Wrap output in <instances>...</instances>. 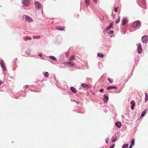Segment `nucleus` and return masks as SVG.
Returning a JSON list of instances; mask_svg holds the SVG:
<instances>
[{
    "instance_id": "27",
    "label": "nucleus",
    "mask_w": 148,
    "mask_h": 148,
    "mask_svg": "<svg viewBox=\"0 0 148 148\" xmlns=\"http://www.w3.org/2000/svg\"><path fill=\"white\" fill-rule=\"evenodd\" d=\"M49 57L53 60H56V58H55V57L54 56H49Z\"/></svg>"
},
{
    "instance_id": "42",
    "label": "nucleus",
    "mask_w": 148,
    "mask_h": 148,
    "mask_svg": "<svg viewBox=\"0 0 148 148\" xmlns=\"http://www.w3.org/2000/svg\"><path fill=\"white\" fill-rule=\"evenodd\" d=\"M77 103H79V102H77Z\"/></svg>"
},
{
    "instance_id": "33",
    "label": "nucleus",
    "mask_w": 148,
    "mask_h": 148,
    "mask_svg": "<svg viewBox=\"0 0 148 148\" xmlns=\"http://www.w3.org/2000/svg\"><path fill=\"white\" fill-rule=\"evenodd\" d=\"M109 140V138H107L106 139V143H108Z\"/></svg>"
},
{
    "instance_id": "30",
    "label": "nucleus",
    "mask_w": 148,
    "mask_h": 148,
    "mask_svg": "<svg viewBox=\"0 0 148 148\" xmlns=\"http://www.w3.org/2000/svg\"><path fill=\"white\" fill-rule=\"evenodd\" d=\"M120 17H119V18H118V19L116 21V24H118V23H119V22L120 21Z\"/></svg>"
},
{
    "instance_id": "39",
    "label": "nucleus",
    "mask_w": 148,
    "mask_h": 148,
    "mask_svg": "<svg viewBox=\"0 0 148 148\" xmlns=\"http://www.w3.org/2000/svg\"><path fill=\"white\" fill-rule=\"evenodd\" d=\"M38 55L40 57H41L42 56V54L41 53H40L38 54Z\"/></svg>"
},
{
    "instance_id": "36",
    "label": "nucleus",
    "mask_w": 148,
    "mask_h": 148,
    "mask_svg": "<svg viewBox=\"0 0 148 148\" xmlns=\"http://www.w3.org/2000/svg\"><path fill=\"white\" fill-rule=\"evenodd\" d=\"M104 91V90L103 89H100L99 90V92H103Z\"/></svg>"
},
{
    "instance_id": "10",
    "label": "nucleus",
    "mask_w": 148,
    "mask_h": 148,
    "mask_svg": "<svg viewBox=\"0 0 148 148\" xmlns=\"http://www.w3.org/2000/svg\"><path fill=\"white\" fill-rule=\"evenodd\" d=\"M115 125L118 128H120L121 127V124L120 122L117 121L116 122Z\"/></svg>"
},
{
    "instance_id": "8",
    "label": "nucleus",
    "mask_w": 148,
    "mask_h": 148,
    "mask_svg": "<svg viewBox=\"0 0 148 148\" xmlns=\"http://www.w3.org/2000/svg\"><path fill=\"white\" fill-rule=\"evenodd\" d=\"M29 0H23V3L25 6H27L29 4Z\"/></svg>"
},
{
    "instance_id": "16",
    "label": "nucleus",
    "mask_w": 148,
    "mask_h": 148,
    "mask_svg": "<svg viewBox=\"0 0 148 148\" xmlns=\"http://www.w3.org/2000/svg\"><path fill=\"white\" fill-rule=\"evenodd\" d=\"M64 63V64L66 65H67V64H69V66H74V65L70 61L68 62H65Z\"/></svg>"
},
{
    "instance_id": "26",
    "label": "nucleus",
    "mask_w": 148,
    "mask_h": 148,
    "mask_svg": "<svg viewBox=\"0 0 148 148\" xmlns=\"http://www.w3.org/2000/svg\"><path fill=\"white\" fill-rule=\"evenodd\" d=\"M129 145L128 143L126 144H124L122 146V148H127L128 146Z\"/></svg>"
},
{
    "instance_id": "37",
    "label": "nucleus",
    "mask_w": 148,
    "mask_h": 148,
    "mask_svg": "<svg viewBox=\"0 0 148 148\" xmlns=\"http://www.w3.org/2000/svg\"><path fill=\"white\" fill-rule=\"evenodd\" d=\"M3 82L1 81H0V85H1L3 83Z\"/></svg>"
},
{
    "instance_id": "40",
    "label": "nucleus",
    "mask_w": 148,
    "mask_h": 148,
    "mask_svg": "<svg viewBox=\"0 0 148 148\" xmlns=\"http://www.w3.org/2000/svg\"><path fill=\"white\" fill-rule=\"evenodd\" d=\"M132 145H130V147H129V148H132Z\"/></svg>"
},
{
    "instance_id": "9",
    "label": "nucleus",
    "mask_w": 148,
    "mask_h": 148,
    "mask_svg": "<svg viewBox=\"0 0 148 148\" xmlns=\"http://www.w3.org/2000/svg\"><path fill=\"white\" fill-rule=\"evenodd\" d=\"M108 99L109 98L106 95H104V97L103 99L104 102L105 103H106L108 101Z\"/></svg>"
},
{
    "instance_id": "17",
    "label": "nucleus",
    "mask_w": 148,
    "mask_h": 148,
    "mask_svg": "<svg viewBox=\"0 0 148 148\" xmlns=\"http://www.w3.org/2000/svg\"><path fill=\"white\" fill-rule=\"evenodd\" d=\"M97 56L98 57L101 58H103L104 56V55L103 54L101 53H98L97 54Z\"/></svg>"
},
{
    "instance_id": "19",
    "label": "nucleus",
    "mask_w": 148,
    "mask_h": 148,
    "mask_svg": "<svg viewBox=\"0 0 148 148\" xmlns=\"http://www.w3.org/2000/svg\"><path fill=\"white\" fill-rule=\"evenodd\" d=\"M75 59V56L74 55H72L70 57V61L72 60H74Z\"/></svg>"
},
{
    "instance_id": "11",
    "label": "nucleus",
    "mask_w": 148,
    "mask_h": 148,
    "mask_svg": "<svg viewBox=\"0 0 148 148\" xmlns=\"http://www.w3.org/2000/svg\"><path fill=\"white\" fill-rule=\"evenodd\" d=\"M64 27H56V29L58 30L64 31Z\"/></svg>"
},
{
    "instance_id": "24",
    "label": "nucleus",
    "mask_w": 148,
    "mask_h": 148,
    "mask_svg": "<svg viewBox=\"0 0 148 148\" xmlns=\"http://www.w3.org/2000/svg\"><path fill=\"white\" fill-rule=\"evenodd\" d=\"M112 23H111L110 24L109 26L107 27H106V29L108 30V29H110L112 27Z\"/></svg>"
},
{
    "instance_id": "15",
    "label": "nucleus",
    "mask_w": 148,
    "mask_h": 148,
    "mask_svg": "<svg viewBox=\"0 0 148 148\" xmlns=\"http://www.w3.org/2000/svg\"><path fill=\"white\" fill-rule=\"evenodd\" d=\"M81 86L83 87L86 89H88L89 88L88 86L86 84H82Z\"/></svg>"
},
{
    "instance_id": "22",
    "label": "nucleus",
    "mask_w": 148,
    "mask_h": 148,
    "mask_svg": "<svg viewBox=\"0 0 148 148\" xmlns=\"http://www.w3.org/2000/svg\"><path fill=\"white\" fill-rule=\"evenodd\" d=\"M117 138V137L116 136L115 137L114 136H112V139H113L112 140V142H114L116 140V138Z\"/></svg>"
},
{
    "instance_id": "12",
    "label": "nucleus",
    "mask_w": 148,
    "mask_h": 148,
    "mask_svg": "<svg viewBox=\"0 0 148 148\" xmlns=\"http://www.w3.org/2000/svg\"><path fill=\"white\" fill-rule=\"evenodd\" d=\"M70 89L72 91L73 93H75L76 92L77 90L76 89L74 88L73 87H71L70 88Z\"/></svg>"
},
{
    "instance_id": "18",
    "label": "nucleus",
    "mask_w": 148,
    "mask_h": 148,
    "mask_svg": "<svg viewBox=\"0 0 148 148\" xmlns=\"http://www.w3.org/2000/svg\"><path fill=\"white\" fill-rule=\"evenodd\" d=\"M147 112V109H146L145 110L143 111L141 113V116H143L145 115V114Z\"/></svg>"
},
{
    "instance_id": "3",
    "label": "nucleus",
    "mask_w": 148,
    "mask_h": 148,
    "mask_svg": "<svg viewBox=\"0 0 148 148\" xmlns=\"http://www.w3.org/2000/svg\"><path fill=\"white\" fill-rule=\"evenodd\" d=\"M140 22L139 21H137L134 22L132 25V26L134 27H136L140 25Z\"/></svg>"
},
{
    "instance_id": "13",
    "label": "nucleus",
    "mask_w": 148,
    "mask_h": 148,
    "mask_svg": "<svg viewBox=\"0 0 148 148\" xmlns=\"http://www.w3.org/2000/svg\"><path fill=\"white\" fill-rule=\"evenodd\" d=\"M113 89H117V88L115 86H109L107 88V90H109Z\"/></svg>"
},
{
    "instance_id": "5",
    "label": "nucleus",
    "mask_w": 148,
    "mask_h": 148,
    "mask_svg": "<svg viewBox=\"0 0 148 148\" xmlns=\"http://www.w3.org/2000/svg\"><path fill=\"white\" fill-rule=\"evenodd\" d=\"M25 20L26 21L29 22H32L33 21V20L32 18L28 16H26L25 17Z\"/></svg>"
},
{
    "instance_id": "25",
    "label": "nucleus",
    "mask_w": 148,
    "mask_h": 148,
    "mask_svg": "<svg viewBox=\"0 0 148 148\" xmlns=\"http://www.w3.org/2000/svg\"><path fill=\"white\" fill-rule=\"evenodd\" d=\"M40 38V36H34L33 37V38L34 39H38Z\"/></svg>"
},
{
    "instance_id": "21",
    "label": "nucleus",
    "mask_w": 148,
    "mask_h": 148,
    "mask_svg": "<svg viewBox=\"0 0 148 148\" xmlns=\"http://www.w3.org/2000/svg\"><path fill=\"white\" fill-rule=\"evenodd\" d=\"M145 102H146L148 100V95L146 93H145Z\"/></svg>"
},
{
    "instance_id": "31",
    "label": "nucleus",
    "mask_w": 148,
    "mask_h": 148,
    "mask_svg": "<svg viewBox=\"0 0 148 148\" xmlns=\"http://www.w3.org/2000/svg\"><path fill=\"white\" fill-rule=\"evenodd\" d=\"M134 139H133L131 141V145H134Z\"/></svg>"
},
{
    "instance_id": "35",
    "label": "nucleus",
    "mask_w": 148,
    "mask_h": 148,
    "mask_svg": "<svg viewBox=\"0 0 148 148\" xmlns=\"http://www.w3.org/2000/svg\"><path fill=\"white\" fill-rule=\"evenodd\" d=\"M117 9H118L117 7L115 8H114V11L115 12H117Z\"/></svg>"
},
{
    "instance_id": "34",
    "label": "nucleus",
    "mask_w": 148,
    "mask_h": 148,
    "mask_svg": "<svg viewBox=\"0 0 148 148\" xmlns=\"http://www.w3.org/2000/svg\"><path fill=\"white\" fill-rule=\"evenodd\" d=\"M115 145L114 144H113V145H112V146H111L109 148H114V146Z\"/></svg>"
},
{
    "instance_id": "28",
    "label": "nucleus",
    "mask_w": 148,
    "mask_h": 148,
    "mask_svg": "<svg viewBox=\"0 0 148 148\" xmlns=\"http://www.w3.org/2000/svg\"><path fill=\"white\" fill-rule=\"evenodd\" d=\"M108 80L110 83H112L113 82V80L111 78H108Z\"/></svg>"
},
{
    "instance_id": "23",
    "label": "nucleus",
    "mask_w": 148,
    "mask_h": 148,
    "mask_svg": "<svg viewBox=\"0 0 148 148\" xmlns=\"http://www.w3.org/2000/svg\"><path fill=\"white\" fill-rule=\"evenodd\" d=\"M32 38H31L29 37H28L26 36L25 37L24 40L25 41L27 40H31Z\"/></svg>"
},
{
    "instance_id": "29",
    "label": "nucleus",
    "mask_w": 148,
    "mask_h": 148,
    "mask_svg": "<svg viewBox=\"0 0 148 148\" xmlns=\"http://www.w3.org/2000/svg\"><path fill=\"white\" fill-rule=\"evenodd\" d=\"M49 73L47 72H45L44 74V75L45 76L48 77L49 76Z\"/></svg>"
},
{
    "instance_id": "38",
    "label": "nucleus",
    "mask_w": 148,
    "mask_h": 148,
    "mask_svg": "<svg viewBox=\"0 0 148 148\" xmlns=\"http://www.w3.org/2000/svg\"><path fill=\"white\" fill-rule=\"evenodd\" d=\"M93 1L95 3H97V0H93Z\"/></svg>"
},
{
    "instance_id": "32",
    "label": "nucleus",
    "mask_w": 148,
    "mask_h": 148,
    "mask_svg": "<svg viewBox=\"0 0 148 148\" xmlns=\"http://www.w3.org/2000/svg\"><path fill=\"white\" fill-rule=\"evenodd\" d=\"M114 31L113 30H111L109 31V32H108V33L109 34H112L113 33Z\"/></svg>"
},
{
    "instance_id": "41",
    "label": "nucleus",
    "mask_w": 148,
    "mask_h": 148,
    "mask_svg": "<svg viewBox=\"0 0 148 148\" xmlns=\"http://www.w3.org/2000/svg\"><path fill=\"white\" fill-rule=\"evenodd\" d=\"M72 101H75V100H73Z\"/></svg>"
},
{
    "instance_id": "6",
    "label": "nucleus",
    "mask_w": 148,
    "mask_h": 148,
    "mask_svg": "<svg viewBox=\"0 0 148 148\" xmlns=\"http://www.w3.org/2000/svg\"><path fill=\"white\" fill-rule=\"evenodd\" d=\"M131 108L132 110H133L134 109V107L135 106V103L134 100L131 101Z\"/></svg>"
},
{
    "instance_id": "7",
    "label": "nucleus",
    "mask_w": 148,
    "mask_h": 148,
    "mask_svg": "<svg viewBox=\"0 0 148 148\" xmlns=\"http://www.w3.org/2000/svg\"><path fill=\"white\" fill-rule=\"evenodd\" d=\"M0 63L2 68L5 70H6V68L5 66L3 61V60H1L0 61Z\"/></svg>"
},
{
    "instance_id": "20",
    "label": "nucleus",
    "mask_w": 148,
    "mask_h": 148,
    "mask_svg": "<svg viewBox=\"0 0 148 148\" xmlns=\"http://www.w3.org/2000/svg\"><path fill=\"white\" fill-rule=\"evenodd\" d=\"M85 1L86 5L88 7V5H89L90 4L89 0H85Z\"/></svg>"
},
{
    "instance_id": "14",
    "label": "nucleus",
    "mask_w": 148,
    "mask_h": 148,
    "mask_svg": "<svg viewBox=\"0 0 148 148\" xmlns=\"http://www.w3.org/2000/svg\"><path fill=\"white\" fill-rule=\"evenodd\" d=\"M127 22V18H124L122 22V24L124 25L126 24Z\"/></svg>"
},
{
    "instance_id": "4",
    "label": "nucleus",
    "mask_w": 148,
    "mask_h": 148,
    "mask_svg": "<svg viewBox=\"0 0 148 148\" xmlns=\"http://www.w3.org/2000/svg\"><path fill=\"white\" fill-rule=\"evenodd\" d=\"M138 45V50L139 53H141L142 51V47L140 44L139 43L137 45Z\"/></svg>"
},
{
    "instance_id": "2",
    "label": "nucleus",
    "mask_w": 148,
    "mask_h": 148,
    "mask_svg": "<svg viewBox=\"0 0 148 148\" xmlns=\"http://www.w3.org/2000/svg\"><path fill=\"white\" fill-rule=\"evenodd\" d=\"M35 7L36 9L39 10L41 8V5L38 2L35 1Z\"/></svg>"
},
{
    "instance_id": "1",
    "label": "nucleus",
    "mask_w": 148,
    "mask_h": 148,
    "mask_svg": "<svg viewBox=\"0 0 148 148\" xmlns=\"http://www.w3.org/2000/svg\"><path fill=\"white\" fill-rule=\"evenodd\" d=\"M141 40L143 43H145L148 41V36L147 35L144 36L142 37Z\"/></svg>"
}]
</instances>
